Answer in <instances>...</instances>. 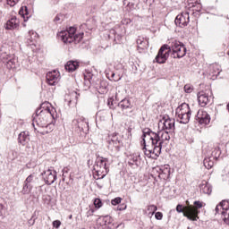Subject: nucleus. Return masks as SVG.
Returning a JSON list of instances; mask_svg holds the SVG:
<instances>
[{
  "mask_svg": "<svg viewBox=\"0 0 229 229\" xmlns=\"http://www.w3.org/2000/svg\"><path fill=\"white\" fill-rule=\"evenodd\" d=\"M174 119L164 117L162 120L158 123V130L164 131H174Z\"/></svg>",
  "mask_w": 229,
  "mask_h": 229,
  "instance_id": "nucleus-8",
  "label": "nucleus"
},
{
  "mask_svg": "<svg viewBox=\"0 0 229 229\" xmlns=\"http://www.w3.org/2000/svg\"><path fill=\"white\" fill-rule=\"evenodd\" d=\"M152 173L154 174H157V176L160 178V180H169V176H171V168L169 167V165L162 167L157 166L152 169Z\"/></svg>",
  "mask_w": 229,
  "mask_h": 229,
  "instance_id": "nucleus-9",
  "label": "nucleus"
},
{
  "mask_svg": "<svg viewBox=\"0 0 229 229\" xmlns=\"http://www.w3.org/2000/svg\"><path fill=\"white\" fill-rule=\"evenodd\" d=\"M107 142L109 149H114V148L119 149L121 148V140L117 138V134L113 135L111 138L109 137Z\"/></svg>",
  "mask_w": 229,
  "mask_h": 229,
  "instance_id": "nucleus-22",
  "label": "nucleus"
},
{
  "mask_svg": "<svg viewBox=\"0 0 229 229\" xmlns=\"http://www.w3.org/2000/svg\"><path fill=\"white\" fill-rule=\"evenodd\" d=\"M199 189L202 194H212V185H210V183H208L207 181H202L199 185Z\"/></svg>",
  "mask_w": 229,
  "mask_h": 229,
  "instance_id": "nucleus-25",
  "label": "nucleus"
},
{
  "mask_svg": "<svg viewBox=\"0 0 229 229\" xmlns=\"http://www.w3.org/2000/svg\"><path fill=\"white\" fill-rule=\"evenodd\" d=\"M94 212H95L94 208H89L87 212L88 217L89 216H94Z\"/></svg>",
  "mask_w": 229,
  "mask_h": 229,
  "instance_id": "nucleus-58",
  "label": "nucleus"
},
{
  "mask_svg": "<svg viewBox=\"0 0 229 229\" xmlns=\"http://www.w3.org/2000/svg\"><path fill=\"white\" fill-rule=\"evenodd\" d=\"M169 55H171L169 45H163L159 48L155 60L157 64H165V62H167V58H169Z\"/></svg>",
  "mask_w": 229,
  "mask_h": 229,
  "instance_id": "nucleus-7",
  "label": "nucleus"
},
{
  "mask_svg": "<svg viewBox=\"0 0 229 229\" xmlns=\"http://www.w3.org/2000/svg\"><path fill=\"white\" fill-rule=\"evenodd\" d=\"M220 205L222 206V212H226V210H229V200H222Z\"/></svg>",
  "mask_w": 229,
  "mask_h": 229,
  "instance_id": "nucleus-41",
  "label": "nucleus"
},
{
  "mask_svg": "<svg viewBox=\"0 0 229 229\" xmlns=\"http://www.w3.org/2000/svg\"><path fill=\"white\" fill-rule=\"evenodd\" d=\"M63 173H67V170L65 168L63 169Z\"/></svg>",
  "mask_w": 229,
  "mask_h": 229,
  "instance_id": "nucleus-62",
  "label": "nucleus"
},
{
  "mask_svg": "<svg viewBox=\"0 0 229 229\" xmlns=\"http://www.w3.org/2000/svg\"><path fill=\"white\" fill-rule=\"evenodd\" d=\"M64 19H65V16H64V14H57L55 17L54 21L58 22L60 24L62 22V21H64Z\"/></svg>",
  "mask_w": 229,
  "mask_h": 229,
  "instance_id": "nucleus-45",
  "label": "nucleus"
},
{
  "mask_svg": "<svg viewBox=\"0 0 229 229\" xmlns=\"http://www.w3.org/2000/svg\"><path fill=\"white\" fill-rule=\"evenodd\" d=\"M117 106L118 108H121L125 115H130V114H131V109L133 108V102H131V99L125 98L118 103Z\"/></svg>",
  "mask_w": 229,
  "mask_h": 229,
  "instance_id": "nucleus-13",
  "label": "nucleus"
},
{
  "mask_svg": "<svg viewBox=\"0 0 229 229\" xmlns=\"http://www.w3.org/2000/svg\"><path fill=\"white\" fill-rule=\"evenodd\" d=\"M92 78H94V74H92L90 71H86L84 72V85L86 87H90V85L94 83V80H92Z\"/></svg>",
  "mask_w": 229,
  "mask_h": 229,
  "instance_id": "nucleus-28",
  "label": "nucleus"
},
{
  "mask_svg": "<svg viewBox=\"0 0 229 229\" xmlns=\"http://www.w3.org/2000/svg\"><path fill=\"white\" fill-rule=\"evenodd\" d=\"M191 0H188L190 8H193L192 11L193 12H201V4H194L192 2H191Z\"/></svg>",
  "mask_w": 229,
  "mask_h": 229,
  "instance_id": "nucleus-36",
  "label": "nucleus"
},
{
  "mask_svg": "<svg viewBox=\"0 0 229 229\" xmlns=\"http://www.w3.org/2000/svg\"><path fill=\"white\" fill-rule=\"evenodd\" d=\"M123 24H131V20L129 18H126L124 20H123Z\"/></svg>",
  "mask_w": 229,
  "mask_h": 229,
  "instance_id": "nucleus-59",
  "label": "nucleus"
},
{
  "mask_svg": "<svg viewBox=\"0 0 229 229\" xmlns=\"http://www.w3.org/2000/svg\"><path fill=\"white\" fill-rule=\"evenodd\" d=\"M148 212H152V216H153V214H155L157 210H158V208L155 205H150L148 207Z\"/></svg>",
  "mask_w": 229,
  "mask_h": 229,
  "instance_id": "nucleus-49",
  "label": "nucleus"
},
{
  "mask_svg": "<svg viewBox=\"0 0 229 229\" xmlns=\"http://www.w3.org/2000/svg\"><path fill=\"white\" fill-rule=\"evenodd\" d=\"M106 164H108V158L98 157L96 160V164L94 165L93 169L109 171L108 167H106Z\"/></svg>",
  "mask_w": 229,
  "mask_h": 229,
  "instance_id": "nucleus-18",
  "label": "nucleus"
},
{
  "mask_svg": "<svg viewBox=\"0 0 229 229\" xmlns=\"http://www.w3.org/2000/svg\"><path fill=\"white\" fill-rule=\"evenodd\" d=\"M18 142L21 146H26L30 142V132L28 131H21L18 136Z\"/></svg>",
  "mask_w": 229,
  "mask_h": 229,
  "instance_id": "nucleus-23",
  "label": "nucleus"
},
{
  "mask_svg": "<svg viewBox=\"0 0 229 229\" xmlns=\"http://www.w3.org/2000/svg\"><path fill=\"white\" fill-rule=\"evenodd\" d=\"M155 217L156 219H157V221H162V217H164V214H162V212H156Z\"/></svg>",
  "mask_w": 229,
  "mask_h": 229,
  "instance_id": "nucleus-54",
  "label": "nucleus"
},
{
  "mask_svg": "<svg viewBox=\"0 0 229 229\" xmlns=\"http://www.w3.org/2000/svg\"><path fill=\"white\" fill-rule=\"evenodd\" d=\"M83 32L76 34V28L70 27L68 30H62L57 34L59 40H62L64 44H71L74 42L78 44L83 39Z\"/></svg>",
  "mask_w": 229,
  "mask_h": 229,
  "instance_id": "nucleus-3",
  "label": "nucleus"
},
{
  "mask_svg": "<svg viewBox=\"0 0 229 229\" xmlns=\"http://www.w3.org/2000/svg\"><path fill=\"white\" fill-rule=\"evenodd\" d=\"M14 64H15V60L10 59L7 61V67H9L10 69H13Z\"/></svg>",
  "mask_w": 229,
  "mask_h": 229,
  "instance_id": "nucleus-53",
  "label": "nucleus"
},
{
  "mask_svg": "<svg viewBox=\"0 0 229 229\" xmlns=\"http://www.w3.org/2000/svg\"><path fill=\"white\" fill-rule=\"evenodd\" d=\"M215 210H216V214H221V212H223V206L221 205V203L216 205Z\"/></svg>",
  "mask_w": 229,
  "mask_h": 229,
  "instance_id": "nucleus-52",
  "label": "nucleus"
},
{
  "mask_svg": "<svg viewBox=\"0 0 229 229\" xmlns=\"http://www.w3.org/2000/svg\"><path fill=\"white\" fill-rule=\"evenodd\" d=\"M194 90V88L191 84H186L184 86V92L191 94Z\"/></svg>",
  "mask_w": 229,
  "mask_h": 229,
  "instance_id": "nucleus-46",
  "label": "nucleus"
},
{
  "mask_svg": "<svg viewBox=\"0 0 229 229\" xmlns=\"http://www.w3.org/2000/svg\"><path fill=\"white\" fill-rule=\"evenodd\" d=\"M191 113H187L184 114H181L177 116V121L181 123V124H189V121H191Z\"/></svg>",
  "mask_w": 229,
  "mask_h": 229,
  "instance_id": "nucleus-30",
  "label": "nucleus"
},
{
  "mask_svg": "<svg viewBox=\"0 0 229 229\" xmlns=\"http://www.w3.org/2000/svg\"><path fill=\"white\" fill-rule=\"evenodd\" d=\"M196 121L201 124V126H207L210 123V114L204 110H199L196 116Z\"/></svg>",
  "mask_w": 229,
  "mask_h": 229,
  "instance_id": "nucleus-15",
  "label": "nucleus"
},
{
  "mask_svg": "<svg viewBox=\"0 0 229 229\" xmlns=\"http://www.w3.org/2000/svg\"><path fill=\"white\" fill-rule=\"evenodd\" d=\"M35 216H32V217L28 221V225L29 226H33V225H35Z\"/></svg>",
  "mask_w": 229,
  "mask_h": 229,
  "instance_id": "nucleus-57",
  "label": "nucleus"
},
{
  "mask_svg": "<svg viewBox=\"0 0 229 229\" xmlns=\"http://www.w3.org/2000/svg\"><path fill=\"white\" fill-rule=\"evenodd\" d=\"M168 47L170 49L172 58H183L187 54V48L183 46V43L174 39L169 43Z\"/></svg>",
  "mask_w": 229,
  "mask_h": 229,
  "instance_id": "nucleus-4",
  "label": "nucleus"
},
{
  "mask_svg": "<svg viewBox=\"0 0 229 229\" xmlns=\"http://www.w3.org/2000/svg\"><path fill=\"white\" fill-rule=\"evenodd\" d=\"M112 76H115V73H112Z\"/></svg>",
  "mask_w": 229,
  "mask_h": 229,
  "instance_id": "nucleus-64",
  "label": "nucleus"
},
{
  "mask_svg": "<svg viewBox=\"0 0 229 229\" xmlns=\"http://www.w3.org/2000/svg\"><path fill=\"white\" fill-rule=\"evenodd\" d=\"M176 212H178V214H185V207H183L182 204H178L176 206Z\"/></svg>",
  "mask_w": 229,
  "mask_h": 229,
  "instance_id": "nucleus-44",
  "label": "nucleus"
},
{
  "mask_svg": "<svg viewBox=\"0 0 229 229\" xmlns=\"http://www.w3.org/2000/svg\"><path fill=\"white\" fill-rule=\"evenodd\" d=\"M212 158H219L221 157V148L217 147L212 151Z\"/></svg>",
  "mask_w": 229,
  "mask_h": 229,
  "instance_id": "nucleus-39",
  "label": "nucleus"
},
{
  "mask_svg": "<svg viewBox=\"0 0 229 229\" xmlns=\"http://www.w3.org/2000/svg\"><path fill=\"white\" fill-rule=\"evenodd\" d=\"M210 74L213 78H217L221 74V66L219 64H213L210 66Z\"/></svg>",
  "mask_w": 229,
  "mask_h": 229,
  "instance_id": "nucleus-29",
  "label": "nucleus"
},
{
  "mask_svg": "<svg viewBox=\"0 0 229 229\" xmlns=\"http://www.w3.org/2000/svg\"><path fill=\"white\" fill-rule=\"evenodd\" d=\"M171 133L169 131H162L160 130L157 132L151 131L149 128L143 129L142 140L143 144H146V140H151L152 144H165V142H169L171 140Z\"/></svg>",
  "mask_w": 229,
  "mask_h": 229,
  "instance_id": "nucleus-2",
  "label": "nucleus"
},
{
  "mask_svg": "<svg viewBox=\"0 0 229 229\" xmlns=\"http://www.w3.org/2000/svg\"><path fill=\"white\" fill-rule=\"evenodd\" d=\"M78 96H80L78 94V92L73 91L71 93V99L69 101V103H78Z\"/></svg>",
  "mask_w": 229,
  "mask_h": 229,
  "instance_id": "nucleus-40",
  "label": "nucleus"
},
{
  "mask_svg": "<svg viewBox=\"0 0 229 229\" xmlns=\"http://www.w3.org/2000/svg\"><path fill=\"white\" fill-rule=\"evenodd\" d=\"M93 204L97 208H101L103 207V201H101V199H95Z\"/></svg>",
  "mask_w": 229,
  "mask_h": 229,
  "instance_id": "nucleus-42",
  "label": "nucleus"
},
{
  "mask_svg": "<svg viewBox=\"0 0 229 229\" xmlns=\"http://www.w3.org/2000/svg\"><path fill=\"white\" fill-rule=\"evenodd\" d=\"M194 206L184 207V217H187L190 221H197L199 219V210L198 208H203V202L196 200L193 202Z\"/></svg>",
  "mask_w": 229,
  "mask_h": 229,
  "instance_id": "nucleus-6",
  "label": "nucleus"
},
{
  "mask_svg": "<svg viewBox=\"0 0 229 229\" xmlns=\"http://www.w3.org/2000/svg\"><path fill=\"white\" fill-rule=\"evenodd\" d=\"M52 225L54 228L58 229L62 225V222L60 220H55L52 223Z\"/></svg>",
  "mask_w": 229,
  "mask_h": 229,
  "instance_id": "nucleus-51",
  "label": "nucleus"
},
{
  "mask_svg": "<svg viewBox=\"0 0 229 229\" xmlns=\"http://www.w3.org/2000/svg\"><path fill=\"white\" fill-rule=\"evenodd\" d=\"M107 106H109V108L111 110H114L115 109V106H114V99L112 98L107 99Z\"/></svg>",
  "mask_w": 229,
  "mask_h": 229,
  "instance_id": "nucleus-48",
  "label": "nucleus"
},
{
  "mask_svg": "<svg viewBox=\"0 0 229 229\" xmlns=\"http://www.w3.org/2000/svg\"><path fill=\"white\" fill-rule=\"evenodd\" d=\"M6 213V209H4V206L3 204H0V217H3L4 214Z\"/></svg>",
  "mask_w": 229,
  "mask_h": 229,
  "instance_id": "nucleus-55",
  "label": "nucleus"
},
{
  "mask_svg": "<svg viewBox=\"0 0 229 229\" xmlns=\"http://www.w3.org/2000/svg\"><path fill=\"white\" fill-rule=\"evenodd\" d=\"M135 4H139V0H129L127 6H131V8H133Z\"/></svg>",
  "mask_w": 229,
  "mask_h": 229,
  "instance_id": "nucleus-50",
  "label": "nucleus"
},
{
  "mask_svg": "<svg viewBox=\"0 0 229 229\" xmlns=\"http://www.w3.org/2000/svg\"><path fill=\"white\" fill-rule=\"evenodd\" d=\"M176 116L179 117L180 115H183L185 114H192L191 111V107L189 106V104L182 103L175 110Z\"/></svg>",
  "mask_w": 229,
  "mask_h": 229,
  "instance_id": "nucleus-21",
  "label": "nucleus"
},
{
  "mask_svg": "<svg viewBox=\"0 0 229 229\" xmlns=\"http://www.w3.org/2000/svg\"><path fill=\"white\" fill-rule=\"evenodd\" d=\"M198 101L199 106L205 107L208 105H212V97L205 93V91H200L198 93Z\"/></svg>",
  "mask_w": 229,
  "mask_h": 229,
  "instance_id": "nucleus-16",
  "label": "nucleus"
},
{
  "mask_svg": "<svg viewBox=\"0 0 229 229\" xmlns=\"http://www.w3.org/2000/svg\"><path fill=\"white\" fill-rule=\"evenodd\" d=\"M37 40H38V34L33 30H30L29 35L27 36L28 46H30V47H37Z\"/></svg>",
  "mask_w": 229,
  "mask_h": 229,
  "instance_id": "nucleus-20",
  "label": "nucleus"
},
{
  "mask_svg": "<svg viewBox=\"0 0 229 229\" xmlns=\"http://www.w3.org/2000/svg\"><path fill=\"white\" fill-rule=\"evenodd\" d=\"M109 38H114V42H121V34L117 32L115 29H111L109 30Z\"/></svg>",
  "mask_w": 229,
  "mask_h": 229,
  "instance_id": "nucleus-31",
  "label": "nucleus"
},
{
  "mask_svg": "<svg viewBox=\"0 0 229 229\" xmlns=\"http://www.w3.org/2000/svg\"><path fill=\"white\" fill-rule=\"evenodd\" d=\"M78 67H80V63L77 61H68L64 65V69H66L68 72H74Z\"/></svg>",
  "mask_w": 229,
  "mask_h": 229,
  "instance_id": "nucleus-27",
  "label": "nucleus"
},
{
  "mask_svg": "<svg viewBox=\"0 0 229 229\" xmlns=\"http://www.w3.org/2000/svg\"><path fill=\"white\" fill-rule=\"evenodd\" d=\"M121 201H123V199L121 197H116L111 200V204L114 206L119 205V203H121Z\"/></svg>",
  "mask_w": 229,
  "mask_h": 229,
  "instance_id": "nucleus-47",
  "label": "nucleus"
},
{
  "mask_svg": "<svg viewBox=\"0 0 229 229\" xmlns=\"http://www.w3.org/2000/svg\"><path fill=\"white\" fill-rule=\"evenodd\" d=\"M168 47L170 49L172 58H183L187 54V48L183 46V43L174 39L169 43Z\"/></svg>",
  "mask_w": 229,
  "mask_h": 229,
  "instance_id": "nucleus-5",
  "label": "nucleus"
},
{
  "mask_svg": "<svg viewBox=\"0 0 229 229\" xmlns=\"http://www.w3.org/2000/svg\"><path fill=\"white\" fill-rule=\"evenodd\" d=\"M72 126H77L79 131H82V133H89V121L85 117L79 116L77 119H74Z\"/></svg>",
  "mask_w": 229,
  "mask_h": 229,
  "instance_id": "nucleus-10",
  "label": "nucleus"
},
{
  "mask_svg": "<svg viewBox=\"0 0 229 229\" xmlns=\"http://www.w3.org/2000/svg\"><path fill=\"white\" fill-rule=\"evenodd\" d=\"M175 25L179 28H185L191 22V16H189V12L181 13L178 14L174 20Z\"/></svg>",
  "mask_w": 229,
  "mask_h": 229,
  "instance_id": "nucleus-12",
  "label": "nucleus"
},
{
  "mask_svg": "<svg viewBox=\"0 0 229 229\" xmlns=\"http://www.w3.org/2000/svg\"><path fill=\"white\" fill-rule=\"evenodd\" d=\"M55 108L51 106L49 102H45L40 105L36 110V113L32 115V125L35 123L39 126V128H47L51 126V123L47 121L48 117L55 119Z\"/></svg>",
  "mask_w": 229,
  "mask_h": 229,
  "instance_id": "nucleus-1",
  "label": "nucleus"
},
{
  "mask_svg": "<svg viewBox=\"0 0 229 229\" xmlns=\"http://www.w3.org/2000/svg\"><path fill=\"white\" fill-rule=\"evenodd\" d=\"M60 79V72L58 71L54 70L52 72H48L47 73V81L48 85L55 86L58 83V80Z\"/></svg>",
  "mask_w": 229,
  "mask_h": 229,
  "instance_id": "nucleus-17",
  "label": "nucleus"
},
{
  "mask_svg": "<svg viewBox=\"0 0 229 229\" xmlns=\"http://www.w3.org/2000/svg\"><path fill=\"white\" fill-rule=\"evenodd\" d=\"M222 219L225 225H229V209L221 212Z\"/></svg>",
  "mask_w": 229,
  "mask_h": 229,
  "instance_id": "nucleus-38",
  "label": "nucleus"
},
{
  "mask_svg": "<svg viewBox=\"0 0 229 229\" xmlns=\"http://www.w3.org/2000/svg\"><path fill=\"white\" fill-rule=\"evenodd\" d=\"M143 3H148V0H143Z\"/></svg>",
  "mask_w": 229,
  "mask_h": 229,
  "instance_id": "nucleus-63",
  "label": "nucleus"
},
{
  "mask_svg": "<svg viewBox=\"0 0 229 229\" xmlns=\"http://www.w3.org/2000/svg\"><path fill=\"white\" fill-rule=\"evenodd\" d=\"M147 144H150L151 149H152V155L154 157H160V153H162V146H164L162 143L157 141V143H153L151 140H146Z\"/></svg>",
  "mask_w": 229,
  "mask_h": 229,
  "instance_id": "nucleus-19",
  "label": "nucleus"
},
{
  "mask_svg": "<svg viewBox=\"0 0 229 229\" xmlns=\"http://www.w3.org/2000/svg\"><path fill=\"white\" fill-rule=\"evenodd\" d=\"M203 164L206 169H212V167H214V161L212 160V157H206Z\"/></svg>",
  "mask_w": 229,
  "mask_h": 229,
  "instance_id": "nucleus-34",
  "label": "nucleus"
},
{
  "mask_svg": "<svg viewBox=\"0 0 229 229\" xmlns=\"http://www.w3.org/2000/svg\"><path fill=\"white\" fill-rule=\"evenodd\" d=\"M37 180H38L37 174H30L23 182V188H22L21 193L30 194V192H31V189H33V183H35Z\"/></svg>",
  "mask_w": 229,
  "mask_h": 229,
  "instance_id": "nucleus-11",
  "label": "nucleus"
},
{
  "mask_svg": "<svg viewBox=\"0 0 229 229\" xmlns=\"http://www.w3.org/2000/svg\"><path fill=\"white\" fill-rule=\"evenodd\" d=\"M19 15H21V17H22L24 22H28V21L31 17V13H30L28 6L24 5V6L21 7V9L19 11Z\"/></svg>",
  "mask_w": 229,
  "mask_h": 229,
  "instance_id": "nucleus-26",
  "label": "nucleus"
},
{
  "mask_svg": "<svg viewBox=\"0 0 229 229\" xmlns=\"http://www.w3.org/2000/svg\"><path fill=\"white\" fill-rule=\"evenodd\" d=\"M146 142L147 141H145V143H144L143 151H144L146 157H148V158H151V157L154 158L155 157L152 156L153 150L151 148H149V144L148 143V146H147ZM146 146H147V148H146Z\"/></svg>",
  "mask_w": 229,
  "mask_h": 229,
  "instance_id": "nucleus-35",
  "label": "nucleus"
},
{
  "mask_svg": "<svg viewBox=\"0 0 229 229\" xmlns=\"http://www.w3.org/2000/svg\"><path fill=\"white\" fill-rule=\"evenodd\" d=\"M95 173L94 175L98 176V180H103L106 174H108V171L110 170H101L99 168L94 169Z\"/></svg>",
  "mask_w": 229,
  "mask_h": 229,
  "instance_id": "nucleus-33",
  "label": "nucleus"
},
{
  "mask_svg": "<svg viewBox=\"0 0 229 229\" xmlns=\"http://www.w3.org/2000/svg\"><path fill=\"white\" fill-rule=\"evenodd\" d=\"M20 21L16 16H13L9 21H7L5 28L6 30H17L19 28Z\"/></svg>",
  "mask_w": 229,
  "mask_h": 229,
  "instance_id": "nucleus-24",
  "label": "nucleus"
},
{
  "mask_svg": "<svg viewBox=\"0 0 229 229\" xmlns=\"http://www.w3.org/2000/svg\"><path fill=\"white\" fill-rule=\"evenodd\" d=\"M99 121H106V112H98L97 114Z\"/></svg>",
  "mask_w": 229,
  "mask_h": 229,
  "instance_id": "nucleus-43",
  "label": "nucleus"
},
{
  "mask_svg": "<svg viewBox=\"0 0 229 229\" xmlns=\"http://www.w3.org/2000/svg\"><path fill=\"white\" fill-rule=\"evenodd\" d=\"M136 44L138 46V49L140 51H144L146 47H148V40L144 39V38H140L136 40Z\"/></svg>",
  "mask_w": 229,
  "mask_h": 229,
  "instance_id": "nucleus-32",
  "label": "nucleus"
},
{
  "mask_svg": "<svg viewBox=\"0 0 229 229\" xmlns=\"http://www.w3.org/2000/svg\"><path fill=\"white\" fill-rule=\"evenodd\" d=\"M126 209V206H124V208H119L118 207V210H125Z\"/></svg>",
  "mask_w": 229,
  "mask_h": 229,
  "instance_id": "nucleus-60",
  "label": "nucleus"
},
{
  "mask_svg": "<svg viewBox=\"0 0 229 229\" xmlns=\"http://www.w3.org/2000/svg\"><path fill=\"white\" fill-rule=\"evenodd\" d=\"M186 205L187 207H192V205H191L188 200L186 201Z\"/></svg>",
  "mask_w": 229,
  "mask_h": 229,
  "instance_id": "nucleus-61",
  "label": "nucleus"
},
{
  "mask_svg": "<svg viewBox=\"0 0 229 229\" xmlns=\"http://www.w3.org/2000/svg\"><path fill=\"white\" fill-rule=\"evenodd\" d=\"M17 3H19V0H7V4H9V6H15Z\"/></svg>",
  "mask_w": 229,
  "mask_h": 229,
  "instance_id": "nucleus-56",
  "label": "nucleus"
},
{
  "mask_svg": "<svg viewBox=\"0 0 229 229\" xmlns=\"http://www.w3.org/2000/svg\"><path fill=\"white\" fill-rule=\"evenodd\" d=\"M139 157L140 156H133L129 161V165H136L139 167V164H140V161H139Z\"/></svg>",
  "mask_w": 229,
  "mask_h": 229,
  "instance_id": "nucleus-37",
  "label": "nucleus"
},
{
  "mask_svg": "<svg viewBox=\"0 0 229 229\" xmlns=\"http://www.w3.org/2000/svg\"><path fill=\"white\" fill-rule=\"evenodd\" d=\"M41 174L47 185H53V182H56V171L51 168L44 171Z\"/></svg>",
  "mask_w": 229,
  "mask_h": 229,
  "instance_id": "nucleus-14",
  "label": "nucleus"
}]
</instances>
